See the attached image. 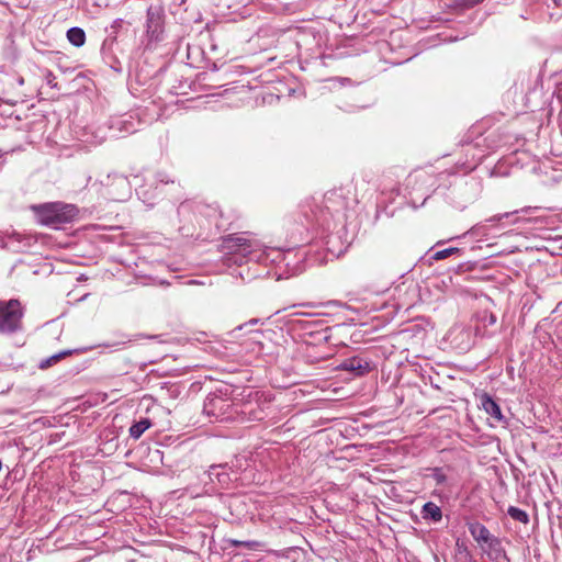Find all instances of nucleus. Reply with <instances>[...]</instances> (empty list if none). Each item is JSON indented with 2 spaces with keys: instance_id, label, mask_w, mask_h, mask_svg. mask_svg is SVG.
I'll return each mask as SVG.
<instances>
[{
  "instance_id": "obj_1",
  "label": "nucleus",
  "mask_w": 562,
  "mask_h": 562,
  "mask_svg": "<svg viewBox=\"0 0 562 562\" xmlns=\"http://www.w3.org/2000/svg\"><path fill=\"white\" fill-rule=\"evenodd\" d=\"M31 210L40 224L54 227L72 222L79 214L75 204L60 201L32 205Z\"/></svg>"
},
{
  "instance_id": "obj_2",
  "label": "nucleus",
  "mask_w": 562,
  "mask_h": 562,
  "mask_svg": "<svg viewBox=\"0 0 562 562\" xmlns=\"http://www.w3.org/2000/svg\"><path fill=\"white\" fill-rule=\"evenodd\" d=\"M24 310L16 299L0 301V334L12 335L23 327Z\"/></svg>"
},
{
  "instance_id": "obj_3",
  "label": "nucleus",
  "mask_w": 562,
  "mask_h": 562,
  "mask_svg": "<svg viewBox=\"0 0 562 562\" xmlns=\"http://www.w3.org/2000/svg\"><path fill=\"white\" fill-rule=\"evenodd\" d=\"M255 244L254 239L245 235L232 234L223 239L222 248L227 252L241 254L245 256L251 252Z\"/></svg>"
},
{
  "instance_id": "obj_4",
  "label": "nucleus",
  "mask_w": 562,
  "mask_h": 562,
  "mask_svg": "<svg viewBox=\"0 0 562 562\" xmlns=\"http://www.w3.org/2000/svg\"><path fill=\"white\" fill-rule=\"evenodd\" d=\"M340 367L342 370L355 372L357 375H362L370 370L369 363L358 357L346 359Z\"/></svg>"
},
{
  "instance_id": "obj_5",
  "label": "nucleus",
  "mask_w": 562,
  "mask_h": 562,
  "mask_svg": "<svg viewBox=\"0 0 562 562\" xmlns=\"http://www.w3.org/2000/svg\"><path fill=\"white\" fill-rule=\"evenodd\" d=\"M481 404L485 413L496 422L504 420L499 405L488 394L485 393L481 396Z\"/></svg>"
},
{
  "instance_id": "obj_6",
  "label": "nucleus",
  "mask_w": 562,
  "mask_h": 562,
  "mask_svg": "<svg viewBox=\"0 0 562 562\" xmlns=\"http://www.w3.org/2000/svg\"><path fill=\"white\" fill-rule=\"evenodd\" d=\"M470 532L477 542L492 543L494 541L495 543H498L497 539H493L490 530L480 522L472 524L470 526Z\"/></svg>"
},
{
  "instance_id": "obj_7",
  "label": "nucleus",
  "mask_w": 562,
  "mask_h": 562,
  "mask_svg": "<svg viewBox=\"0 0 562 562\" xmlns=\"http://www.w3.org/2000/svg\"><path fill=\"white\" fill-rule=\"evenodd\" d=\"M422 514L425 519H431L434 521H439L442 518V512L440 507L431 502H428L423 506Z\"/></svg>"
},
{
  "instance_id": "obj_8",
  "label": "nucleus",
  "mask_w": 562,
  "mask_h": 562,
  "mask_svg": "<svg viewBox=\"0 0 562 562\" xmlns=\"http://www.w3.org/2000/svg\"><path fill=\"white\" fill-rule=\"evenodd\" d=\"M68 41L76 47H80L86 42V33L80 27H71L67 31Z\"/></svg>"
},
{
  "instance_id": "obj_9",
  "label": "nucleus",
  "mask_w": 562,
  "mask_h": 562,
  "mask_svg": "<svg viewBox=\"0 0 562 562\" xmlns=\"http://www.w3.org/2000/svg\"><path fill=\"white\" fill-rule=\"evenodd\" d=\"M150 422L148 419H142L138 423H135L130 428L131 437L138 439L149 427Z\"/></svg>"
},
{
  "instance_id": "obj_10",
  "label": "nucleus",
  "mask_w": 562,
  "mask_h": 562,
  "mask_svg": "<svg viewBox=\"0 0 562 562\" xmlns=\"http://www.w3.org/2000/svg\"><path fill=\"white\" fill-rule=\"evenodd\" d=\"M72 355V350H65V351H61L59 353H56V355H53L52 357L45 359L44 361H42L40 368L41 369H47L54 364H56L58 361H60L61 359L68 357Z\"/></svg>"
},
{
  "instance_id": "obj_11",
  "label": "nucleus",
  "mask_w": 562,
  "mask_h": 562,
  "mask_svg": "<svg viewBox=\"0 0 562 562\" xmlns=\"http://www.w3.org/2000/svg\"><path fill=\"white\" fill-rule=\"evenodd\" d=\"M507 513L516 521L522 522L525 525L529 522L528 514L518 507L510 506Z\"/></svg>"
},
{
  "instance_id": "obj_12",
  "label": "nucleus",
  "mask_w": 562,
  "mask_h": 562,
  "mask_svg": "<svg viewBox=\"0 0 562 562\" xmlns=\"http://www.w3.org/2000/svg\"><path fill=\"white\" fill-rule=\"evenodd\" d=\"M458 251H459V248H456V247L447 248V249L439 250V251L435 252L432 258L435 260H443Z\"/></svg>"
},
{
  "instance_id": "obj_13",
  "label": "nucleus",
  "mask_w": 562,
  "mask_h": 562,
  "mask_svg": "<svg viewBox=\"0 0 562 562\" xmlns=\"http://www.w3.org/2000/svg\"><path fill=\"white\" fill-rule=\"evenodd\" d=\"M44 78H45L46 83L49 87H52L54 89H58V82H57L56 76L50 70H48V69L45 70Z\"/></svg>"
},
{
  "instance_id": "obj_14",
  "label": "nucleus",
  "mask_w": 562,
  "mask_h": 562,
  "mask_svg": "<svg viewBox=\"0 0 562 562\" xmlns=\"http://www.w3.org/2000/svg\"><path fill=\"white\" fill-rule=\"evenodd\" d=\"M241 547H245L248 550L256 551V550H259L262 547V542L256 541V540L241 541Z\"/></svg>"
},
{
  "instance_id": "obj_15",
  "label": "nucleus",
  "mask_w": 562,
  "mask_h": 562,
  "mask_svg": "<svg viewBox=\"0 0 562 562\" xmlns=\"http://www.w3.org/2000/svg\"><path fill=\"white\" fill-rule=\"evenodd\" d=\"M437 484H442L446 481V475L440 471H436L434 474Z\"/></svg>"
},
{
  "instance_id": "obj_16",
  "label": "nucleus",
  "mask_w": 562,
  "mask_h": 562,
  "mask_svg": "<svg viewBox=\"0 0 562 562\" xmlns=\"http://www.w3.org/2000/svg\"><path fill=\"white\" fill-rule=\"evenodd\" d=\"M336 198H341V194L338 193L337 191H331L326 194V199L328 201H334Z\"/></svg>"
},
{
  "instance_id": "obj_17",
  "label": "nucleus",
  "mask_w": 562,
  "mask_h": 562,
  "mask_svg": "<svg viewBox=\"0 0 562 562\" xmlns=\"http://www.w3.org/2000/svg\"><path fill=\"white\" fill-rule=\"evenodd\" d=\"M232 547H241V541L236 539H227L226 540Z\"/></svg>"
},
{
  "instance_id": "obj_18",
  "label": "nucleus",
  "mask_w": 562,
  "mask_h": 562,
  "mask_svg": "<svg viewBox=\"0 0 562 562\" xmlns=\"http://www.w3.org/2000/svg\"><path fill=\"white\" fill-rule=\"evenodd\" d=\"M482 1H483V0H465V3H467L468 5H471V7H472V5H475V4H477V3L482 2Z\"/></svg>"
},
{
  "instance_id": "obj_19",
  "label": "nucleus",
  "mask_w": 562,
  "mask_h": 562,
  "mask_svg": "<svg viewBox=\"0 0 562 562\" xmlns=\"http://www.w3.org/2000/svg\"><path fill=\"white\" fill-rule=\"evenodd\" d=\"M341 209H342V210H347V209H348L347 203H344V205H342V207H341Z\"/></svg>"
},
{
  "instance_id": "obj_20",
  "label": "nucleus",
  "mask_w": 562,
  "mask_h": 562,
  "mask_svg": "<svg viewBox=\"0 0 562 562\" xmlns=\"http://www.w3.org/2000/svg\"><path fill=\"white\" fill-rule=\"evenodd\" d=\"M301 305H302V306H312V304H311V303H303V304H301Z\"/></svg>"
}]
</instances>
